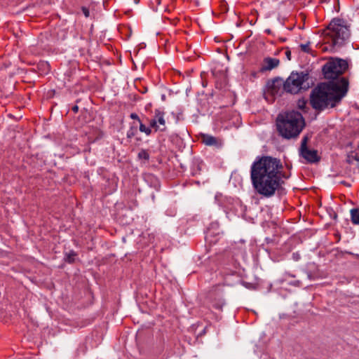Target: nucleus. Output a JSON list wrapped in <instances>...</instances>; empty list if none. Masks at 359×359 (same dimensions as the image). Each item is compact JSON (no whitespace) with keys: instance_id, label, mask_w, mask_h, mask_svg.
<instances>
[{"instance_id":"nucleus-1","label":"nucleus","mask_w":359,"mask_h":359,"mask_svg":"<svg viewBox=\"0 0 359 359\" xmlns=\"http://www.w3.org/2000/svg\"><path fill=\"white\" fill-rule=\"evenodd\" d=\"M283 168V165L279 158L264 155L257 156L250 169V177L255 191L266 198L273 196L276 191L278 195L285 194L283 179H289L291 172H285Z\"/></svg>"},{"instance_id":"nucleus-2","label":"nucleus","mask_w":359,"mask_h":359,"mask_svg":"<svg viewBox=\"0 0 359 359\" xmlns=\"http://www.w3.org/2000/svg\"><path fill=\"white\" fill-rule=\"evenodd\" d=\"M348 90L340 86L333 81L319 82L313 88L309 95V104L317 115L329 107L334 108L339 104L347 95Z\"/></svg>"},{"instance_id":"nucleus-3","label":"nucleus","mask_w":359,"mask_h":359,"mask_svg":"<svg viewBox=\"0 0 359 359\" xmlns=\"http://www.w3.org/2000/svg\"><path fill=\"white\" fill-rule=\"evenodd\" d=\"M311 72L309 68L300 72H292L285 81L280 76H276L267 80L265 87L273 96L281 97L284 93H302L315 86L313 81L308 82L311 78Z\"/></svg>"},{"instance_id":"nucleus-4","label":"nucleus","mask_w":359,"mask_h":359,"mask_svg":"<svg viewBox=\"0 0 359 359\" xmlns=\"http://www.w3.org/2000/svg\"><path fill=\"white\" fill-rule=\"evenodd\" d=\"M306 122L302 114L295 109L279 114L276 118V130L285 140L297 138L306 128Z\"/></svg>"},{"instance_id":"nucleus-5","label":"nucleus","mask_w":359,"mask_h":359,"mask_svg":"<svg viewBox=\"0 0 359 359\" xmlns=\"http://www.w3.org/2000/svg\"><path fill=\"white\" fill-rule=\"evenodd\" d=\"M349 69L348 60L340 57H330L328 61L322 67L321 72L323 78L333 81L336 84L349 89V80L342 75Z\"/></svg>"},{"instance_id":"nucleus-6","label":"nucleus","mask_w":359,"mask_h":359,"mask_svg":"<svg viewBox=\"0 0 359 359\" xmlns=\"http://www.w3.org/2000/svg\"><path fill=\"white\" fill-rule=\"evenodd\" d=\"M325 29L330 30L332 34V35L330 33L327 34V36L332 38V51L336 46L339 47L344 46L346 40L351 36L350 25H346L343 18H334L332 19Z\"/></svg>"},{"instance_id":"nucleus-7","label":"nucleus","mask_w":359,"mask_h":359,"mask_svg":"<svg viewBox=\"0 0 359 359\" xmlns=\"http://www.w3.org/2000/svg\"><path fill=\"white\" fill-rule=\"evenodd\" d=\"M241 210L243 211V216L251 221L259 217L261 219L271 218V207L265 205L264 207L261 203H249L248 205H244L243 203H238Z\"/></svg>"},{"instance_id":"nucleus-8","label":"nucleus","mask_w":359,"mask_h":359,"mask_svg":"<svg viewBox=\"0 0 359 359\" xmlns=\"http://www.w3.org/2000/svg\"><path fill=\"white\" fill-rule=\"evenodd\" d=\"M245 250L241 249L238 252H233L231 250H225L223 252L216 253L215 255V262L220 268L226 269L229 273L234 272L237 269L238 262L235 256L241 254H245Z\"/></svg>"},{"instance_id":"nucleus-9","label":"nucleus","mask_w":359,"mask_h":359,"mask_svg":"<svg viewBox=\"0 0 359 359\" xmlns=\"http://www.w3.org/2000/svg\"><path fill=\"white\" fill-rule=\"evenodd\" d=\"M207 298L212 304V307L216 309H222L225 304L222 298V293L217 287H213L208 292Z\"/></svg>"},{"instance_id":"nucleus-10","label":"nucleus","mask_w":359,"mask_h":359,"mask_svg":"<svg viewBox=\"0 0 359 359\" xmlns=\"http://www.w3.org/2000/svg\"><path fill=\"white\" fill-rule=\"evenodd\" d=\"M299 156L304 158L308 163H318L320 161L321 157L315 149L306 148L299 149Z\"/></svg>"},{"instance_id":"nucleus-11","label":"nucleus","mask_w":359,"mask_h":359,"mask_svg":"<svg viewBox=\"0 0 359 359\" xmlns=\"http://www.w3.org/2000/svg\"><path fill=\"white\" fill-rule=\"evenodd\" d=\"M279 59L271 57H266L263 59V61L261 64V67L258 70V72L263 74L266 72H270L277 68L279 66Z\"/></svg>"},{"instance_id":"nucleus-12","label":"nucleus","mask_w":359,"mask_h":359,"mask_svg":"<svg viewBox=\"0 0 359 359\" xmlns=\"http://www.w3.org/2000/svg\"><path fill=\"white\" fill-rule=\"evenodd\" d=\"M262 226L267 236H278L279 231L276 223L270 221L262 222Z\"/></svg>"},{"instance_id":"nucleus-13","label":"nucleus","mask_w":359,"mask_h":359,"mask_svg":"<svg viewBox=\"0 0 359 359\" xmlns=\"http://www.w3.org/2000/svg\"><path fill=\"white\" fill-rule=\"evenodd\" d=\"M79 119L81 120L82 123H88L94 119V113L91 109L83 107L81 109V115Z\"/></svg>"},{"instance_id":"nucleus-14","label":"nucleus","mask_w":359,"mask_h":359,"mask_svg":"<svg viewBox=\"0 0 359 359\" xmlns=\"http://www.w3.org/2000/svg\"><path fill=\"white\" fill-rule=\"evenodd\" d=\"M201 138L202 142L207 146H216L219 147L222 144L221 142H218L217 137L208 134H203Z\"/></svg>"},{"instance_id":"nucleus-15","label":"nucleus","mask_w":359,"mask_h":359,"mask_svg":"<svg viewBox=\"0 0 359 359\" xmlns=\"http://www.w3.org/2000/svg\"><path fill=\"white\" fill-rule=\"evenodd\" d=\"M307 103L308 100L304 97H302L297 102V108L304 114H307L310 110V108L307 106Z\"/></svg>"},{"instance_id":"nucleus-16","label":"nucleus","mask_w":359,"mask_h":359,"mask_svg":"<svg viewBox=\"0 0 359 359\" xmlns=\"http://www.w3.org/2000/svg\"><path fill=\"white\" fill-rule=\"evenodd\" d=\"M48 172L50 174V177L54 180L55 182L62 184V170L58 169L57 170H48Z\"/></svg>"},{"instance_id":"nucleus-17","label":"nucleus","mask_w":359,"mask_h":359,"mask_svg":"<svg viewBox=\"0 0 359 359\" xmlns=\"http://www.w3.org/2000/svg\"><path fill=\"white\" fill-rule=\"evenodd\" d=\"M351 221L354 225H359V208H353L350 210Z\"/></svg>"},{"instance_id":"nucleus-18","label":"nucleus","mask_w":359,"mask_h":359,"mask_svg":"<svg viewBox=\"0 0 359 359\" xmlns=\"http://www.w3.org/2000/svg\"><path fill=\"white\" fill-rule=\"evenodd\" d=\"M77 255V253L72 250L65 253L64 261L68 264H73L75 262Z\"/></svg>"},{"instance_id":"nucleus-19","label":"nucleus","mask_w":359,"mask_h":359,"mask_svg":"<svg viewBox=\"0 0 359 359\" xmlns=\"http://www.w3.org/2000/svg\"><path fill=\"white\" fill-rule=\"evenodd\" d=\"M164 111H161L159 109L155 110V116L154 118H156L157 124L159 123L161 126L165 127V121L164 119Z\"/></svg>"},{"instance_id":"nucleus-20","label":"nucleus","mask_w":359,"mask_h":359,"mask_svg":"<svg viewBox=\"0 0 359 359\" xmlns=\"http://www.w3.org/2000/svg\"><path fill=\"white\" fill-rule=\"evenodd\" d=\"M224 93L226 94V96L229 97L231 98V101L228 103H226L225 105L223 106V107H226L229 106H233L236 101V95L235 93L228 90H224ZM222 108V107H221Z\"/></svg>"},{"instance_id":"nucleus-21","label":"nucleus","mask_w":359,"mask_h":359,"mask_svg":"<svg viewBox=\"0 0 359 359\" xmlns=\"http://www.w3.org/2000/svg\"><path fill=\"white\" fill-rule=\"evenodd\" d=\"M37 68L42 74H47L50 71V65L46 61H40L37 64Z\"/></svg>"},{"instance_id":"nucleus-22","label":"nucleus","mask_w":359,"mask_h":359,"mask_svg":"<svg viewBox=\"0 0 359 359\" xmlns=\"http://www.w3.org/2000/svg\"><path fill=\"white\" fill-rule=\"evenodd\" d=\"M149 128L151 130L154 129L155 132L160 130L161 132H164L166 130L165 127L160 128L159 126H158L156 118H151L149 120Z\"/></svg>"},{"instance_id":"nucleus-23","label":"nucleus","mask_w":359,"mask_h":359,"mask_svg":"<svg viewBox=\"0 0 359 359\" xmlns=\"http://www.w3.org/2000/svg\"><path fill=\"white\" fill-rule=\"evenodd\" d=\"M62 183H67L69 185L74 184L76 182L75 177L69 176V175L67 173H62Z\"/></svg>"},{"instance_id":"nucleus-24","label":"nucleus","mask_w":359,"mask_h":359,"mask_svg":"<svg viewBox=\"0 0 359 359\" xmlns=\"http://www.w3.org/2000/svg\"><path fill=\"white\" fill-rule=\"evenodd\" d=\"M311 136H312V133H311V134L307 133L306 135H305L303 137L302 142H301V145H300L299 149H306V148L309 147L308 143H309Z\"/></svg>"},{"instance_id":"nucleus-25","label":"nucleus","mask_w":359,"mask_h":359,"mask_svg":"<svg viewBox=\"0 0 359 359\" xmlns=\"http://www.w3.org/2000/svg\"><path fill=\"white\" fill-rule=\"evenodd\" d=\"M137 133V126L135 124V123H133V125L130 127L128 133H127V137L130 139L135 136V135Z\"/></svg>"},{"instance_id":"nucleus-26","label":"nucleus","mask_w":359,"mask_h":359,"mask_svg":"<svg viewBox=\"0 0 359 359\" xmlns=\"http://www.w3.org/2000/svg\"><path fill=\"white\" fill-rule=\"evenodd\" d=\"M137 158L140 159V160H144V161H149V151L147 150V149H141L138 154H137Z\"/></svg>"},{"instance_id":"nucleus-27","label":"nucleus","mask_w":359,"mask_h":359,"mask_svg":"<svg viewBox=\"0 0 359 359\" xmlns=\"http://www.w3.org/2000/svg\"><path fill=\"white\" fill-rule=\"evenodd\" d=\"M296 277V276L293 273H291L288 271H285L283 274V277L279 278L278 280V282L280 283V284H283V283L286 282L288 280L289 278H294Z\"/></svg>"},{"instance_id":"nucleus-28","label":"nucleus","mask_w":359,"mask_h":359,"mask_svg":"<svg viewBox=\"0 0 359 359\" xmlns=\"http://www.w3.org/2000/svg\"><path fill=\"white\" fill-rule=\"evenodd\" d=\"M117 208L118 210L117 215H118L119 219H121V222H125V223H128L129 220H128L127 218H126V219L124 218L125 217H126V215L123 212L125 210H127V209L126 208L124 209L123 208H121V209H120V208Z\"/></svg>"},{"instance_id":"nucleus-29","label":"nucleus","mask_w":359,"mask_h":359,"mask_svg":"<svg viewBox=\"0 0 359 359\" xmlns=\"http://www.w3.org/2000/svg\"><path fill=\"white\" fill-rule=\"evenodd\" d=\"M140 131L142 133H144L147 135H150L152 133V130L149 128V126H146L142 121L139 123Z\"/></svg>"},{"instance_id":"nucleus-30","label":"nucleus","mask_w":359,"mask_h":359,"mask_svg":"<svg viewBox=\"0 0 359 359\" xmlns=\"http://www.w3.org/2000/svg\"><path fill=\"white\" fill-rule=\"evenodd\" d=\"M310 41H308L306 43L304 44V43H301L299 45V48L301 49V50L304 53H312V50L311 49L309 48V46H310Z\"/></svg>"},{"instance_id":"nucleus-31","label":"nucleus","mask_w":359,"mask_h":359,"mask_svg":"<svg viewBox=\"0 0 359 359\" xmlns=\"http://www.w3.org/2000/svg\"><path fill=\"white\" fill-rule=\"evenodd\" d=\"M287 283V285L290 286H292L294 287H302V283L299 280H287L286 281Z\"/></svg>"},{"instance_id":"nucleus-32","label":"nucleus","mask_w":359,"mask_h":359,"mask_svg":"<svg viewBox=\"0 0 359 359\" xmlns=\"http://www.w3.org/2000/svg\"><path fill=\"white\" fill-rule=\"evenodd\" d=\"M81 102H83V100L82 98H78L76 100L75 104L74 106H72V110L74 113L76 114L79 112V104Z\"/></svg>"},{"instance_id":"nucleus-33","label":"nucleus","mask_w":359,"mask_h":359,"mask_svg":"<svg viewBox=\"0 0 359 359\" xmlns=\"http://www.w3.org/2000/svg\"><path fill=\"white\" fill-rule=\"evenodd\" d=\"M278 236H267L265 237V242L266 244H276L277 243L276 238Z\"/></svg>"},{"instance_id":"nucleus-34","label":"nucleus","mask_w":359,"mask_h":359,"mask_svg":"<svg viewBox=\"0 0 359 359\" xmlns=\"http://www.w3.org/2000/svg\"><path fill=\"white\" fill-rule=\"evenodd\" d=\"M327 211L330 217V218L336 220L337 219V213L332 208H327Z\"/></svg>"},{"instance_id":"nucleus-35","label":"nucleus","mask_w":359,"mask_h":359,"mask_svg":"<svg viewBox=\"0 0 359 359\" xmlns=\"http://www.w3.org/2000/svg\"><path fill=\"white\" fill-rule=\"evenodd\" d=\"M83 100V102H81L79 104V108L82 109L83 107H87V105L90 100V97H85L84 98H82Z\"/></svg>"},{"instance_id":"nucleus-36","label":"nucleus","mask_w":359,"mask_h":359,"mask_svg":"<svg viewBox=\"0 0 359 359\" xmlns=\"http://www.w3.org/2000/svg\"><path fill=\"white\" fill-rule=\"evenodd\" d=\"M353 158L355 161L358 162V168H359V155L355 151H351L350 154H348V158Z\"/></svg>"},{"instance_id":"nucleus-37","label":"nucleus","mask_w":359,"mask_h":359,"mask_svg":"<svg viewBox=\"0 0 359 359\" xmlns=\"http://www.w3.org/2000/svg\"><path fill=\"white\" fill-rule=\"evenodd\" d=\"M283 49H285V56L288 60H291V50L289 47L283 48Z\"/></svg>"},{"instance_id":"nucleus-38","label":"nucleus","mask_w":359,"mask_h":359,"mask_svg":"<svg viewBox=\"0 0 359 359\" xmlns=\"http://www.w3.org/2000/svg\"><path fill=\"white\" fill-rule=\"evenodd\" d=\"M81 11H82V13H83V15H85V17H86V18L89 17L90 11H89L88 8H87L86 6H82Z\"/></svg>"},{"instance_id":"nucleus-39","label":"nucleus","mask_w":359,"mask_h":359,"mask_svg":"<svg viewBox=\"0 0 359 359\" xmlns=\"http://www.w3.org/2000/svg\"><path fill=\"white\" fill-rule=\"evenodd\" d=\"M170 139L172 142H174V141H182V139L180 137V136L175 133V134H172L170 135Z\"/></svg>"},{"instance_id":"nucleus-40","label":"nucleus","mask_w":359,"mask_h":359,"mask_svg":"<svg viewBox=\"0 0 359 359\" xmlns=\"http://www.w3.org/2000/svg\"><path fill=\"white\" fill-rule=\"evenodd\" d=\"M130 118L133 120H137L139 123L142 121L139 117V116L136 113H131L130 115Z\"/></svg>"},{"instance_id":"nucleus-41","label":"nucleus","mask_w":359,"mask_h":359,"mask_svg":"<svg viewBox=\"0 0 359 359\" xmlns=\"http://www.w3.org/2000/svg\"><path fill=\"white\" fill-rule=\"evenodd\" d=\"M55 95V90H50L48 93H47V98L48 99H50V98H53L54 97V95Z\"/></svg>"},{"instance_id":"nucleus-42","label":"nucleus","mask_w":359,"mask_h":359,"mask_svg":"<svg viewBox=\"0 0 359 359\" xmlns=\"http://www.w3.org/2000/svg\"><path fill=\"white\" fill-rule=\"evenodd\" d=\"M285 166L289 171L292 168V163L290 161H285Z\"/></svg>"},{"instance_id":"nucleus-43","label":"nucleus","mask_w":359,"mask_h":359,"mask_svg":"<svg viewBox=\"0 0 359 359\" xmlns=\"http://www.w3.org/2000/svg\"><path fill=\"white\" fill-rule=\"evenodd\" d=\"M334 9L337 12H339V10H340V5H339V1H337V4L336 5L334 6Z\"/></svg>"},{"instance_id":"nucleus-44","label":"nucleus","mask_w":359,"mask_h":359,"mask_svg":"<svg viewBox=\"0 0 359 359\" xmlns=\"http://www.w3.org/2000/svg\"><path fill=\"white\" fill-rule=\"evenodd\" d=\"M222 196V194H217L215 195V198L216 201H221Z\"/></svg>"},{"instance_id":"nucleus-45","label":"nucleus","mask_w":359,"mask_h":359,"mask_svg":"<svg viewBox=\"0 0 359 359\" xmlns=\"http://www.w3.org/2000/svg\"><path fill=\"white\" fill-rule=\"evenodd\" d=\"M140 99H141V97L138 95L135 94L133 95V101L136 102Z\"/></svg>"},{"instance_id":"nucleus-46","label":"nucleus","mask_w":359,"mask_h":359,"mask_svg":"<svg viewBox=\"0 0 359 359\" xmlns=\"http://www.w3.org/2000/svg\"><path fill=\"white\" fill-rule=\"evenodd\" d=\"M147 90H148V88H147V87L145 86L143 88L142 90H140V92L142 94H144L147 92Z\"/></svg>"},{"instance_id":"nucleus-47","label":"nucleus","mask_w":359,"mask_h":359,"mask_svg":"<svg viewBox=\"0 0 359 359\" xmlns=\"http://www.w3.org/2000/svg\"><path fill=\"white\" fill-rule=\"evenodd\" d=\"M182 135H189V132H188V130H187V128H183V129H182Z\"/></svg>"},{"instance_id":"nucleus-48","label":"nucleus","mask_w":359,"mask_h":359,"mask_svg":"<svg viewBox=\"0 0 359 359\" xmlns=\"http://www.w3.org/2000/svg\"><path fill=\"white\" fill-rule=\"evenodd\" d=\"M354 160L353 158H348V156H347V159H346V163H348V164H351L352 163V161Z\"/></svg>"},{"instance_id":"nucleus-49","label":"nucleus","mask_w":359,"mask_h":359,"mask_svg":"<svg viewBox=\"0 0 359 359\" xmlns=\"http://www.w3.org/2000/svg\"><path fill=\"white\" fill-rule=\"evenodd\" d=\"M265 33L269 34V35L273 34V32H272V31L270 29H266L265 30Z\"/></svg>"},{"instance_id":"nucleus-50","label":"nucleus","mask_w":359,"mask_h":359,"mask_svg":"<svg viewBox=\"0 0 359 359\" xmlns=\"http://www.w3.org/2000/svg\"><path fill=\"white\" fill-rule=\"evenodd\" d=\"M258 72H252L251 76L254 78H256L257 76Z\"/></svg>"},{"instance_id":"nucleus-51","label":"nucleus","mask_w":359,"mask_h":359,"mask_svg":"<svg viewBox=\"0 0 359 359\" xmlns=\"http://www.w3.org/2000/svg\"><path fill=\"white\" fill-rule=\"evenodd\" d=\"M216 88L222 89V83H219L218 82H217L216 83Z\"/></svg>"},{"instance_id":"nucleus-52","label":"nucleus","mask_w":359,"mask_h":359,"mask_svg":"<svg viewBox=\"0 0 359 359\" xmlns=\"http://www.w3.org/2000/svg\"><path fill=\"white\" fill-rule=\"evenodd\" d=\"M72 71H68L65 73V75H67V76L70 77L72 76Z\"/></svg>"},{"instance_id":"nucleus-53","label":"nucleus","mask_w":359,"mask_h":359,"mask_svg":"<svg viewBox=\"0 0 359 359\" xmlns=\"http://www.w3.org/2000/svg\"><path fill=\"white\" fill-rule=\"evenodd\" d=\"M279 40H280L281 42H285V41H287V39H286V38H282V37H280V38L279 39Z\"/></svg>"},{"instance_id":"nucleus-54","label":"nucleus","mask_w":359,"mask_h":359,"mask_svg":"<svg viewBox=\"0 0 359 359\" xmlns=\"http://www.w3.org/2000/svg\"><path fill=\"white\" fill-rule=\"evenodd\" d=\"M165 97H165V95H161V100H165Z\"/></svg>"},{"instance_id":"nucleus-55","label":"nucleus","mask_w":359,"mask_h":359,"mask_svg":"<svg viewBox=\"0 0 359 359\" xmlns=\"http://www.w3.org/2000/svg\"><path fill=\"white\" fill-rule=\"evenodd\" d=\"M36 159H41V158L39 157V154H36Z\"/></svg>"},{"instance_id":"nucleus-56","label":"nucleus","mask_w":359,"mask_h":359,"mask_svg":"<svg viewBox=\"0 0 359 359\" xmlns=\"http://www.w3.org/2000/svg\"><path fill=\"white\" fill-rule=\"evenodd\" d=\"M140 0H134V2H135V4H138V3L140 2Z\"/></svg>"},{"instance_id":"nucleus-57","label":"nucleus","mask_w":359,"mask_h":359,"mask_svg":"<svg viewBox=\"0 0 359 359\" xmlns=\"http://www.w3.org/2000/svg\"><path fill=\"white\" fill-rule=\"evenodd\" d=\"M136 140H137V141H141V138H140V137H136Z\"/></svg>"},{"instance_id":"nucleus-58","label":"nucleus","mask_w":359,"mask_h":359,"mask_svg":"<svg viewBox=\"0 0 359 359\" xmlns=\"http://www.w3.org/2000/svg\"><path fill=\"white\" fill-rule=\"evenodd\" d=\"M329 0H321V2H327Z\"/></svg>"},{"instance_id":"nucleus-59","label":"nucleus","mask_w":359,"mask_h":359,"mask_svg":"<svg viewBox=\"0 0 359 359\" xmlns=\"http://www.w3.org/2000/svg\"><path fill=\"white\" fill-rule=\"evenodd\" d=\"M240 25H241V24H240L239 22H237V23H236V26H237V27H239Z\"/></svg>"},{"instance_id":"nucleus-60","label":"nucleus","mask_w":359,"mask_h":359,"mask_svg":"<svg viewBox=\"0 0 359 359\" xmlns=\"http://www.w3.org/2000/svg\"><path fill=\"white\" fill-rule=\"evenodd\" d=\"M123 204H124V203H116V205H123Z\"/></svg>"},{"instance_id":"nucleus-61","label":"nucleus","mask_w":359,"mask_h":359,"mask_svg":"<svg viewBox=\"0 0 359 359\" xmlns=\"http://www.w3.org/2000/svg\"><path fill=\"white\" fill-rule=\"evenodd\" d=\"M161 0H157V1H158V4H161Z\"/></svg>"},{"instance_id":"nucleus-62","label":"nucleus","mask_w":359,"mask_h":359,"mask_svg":"<svg viewBox=\"0 0 359 359\" xmlns=\"http://www.w3.org/2000/svg\"><path fill=\"white\" fill-rule=\"evenodd\" d=\"M348 202L352 203L353 201H352V200L348 199Z\"/></svg>"},{"instance_id":"nucleus-63","label":"nucleus","mask_w":359,"mask_h":359,"mask_svg":"<svg viewBox=\"0 0 359 359\" xmlns=\"http://www.w3.org/2000/svg\"><path fill=\"white\" fill-rule=\"evenodd\" d=\"M175 213L170 214V216H174Z\"/></svg>"},{"instance_id":"nucleus-64","label":"nucleus","mask_w":359,"mask_h":359,"mask_svg":"<svg viewBox=\"0 0 359 359\" xmlns=\"http://www.w3.org/2000/svg\"><path fill=\"white\" fill-rule=\"evenodd\" d=\"M358 149L359 150V143H358Z\"/></svg>"}]
</instances>
